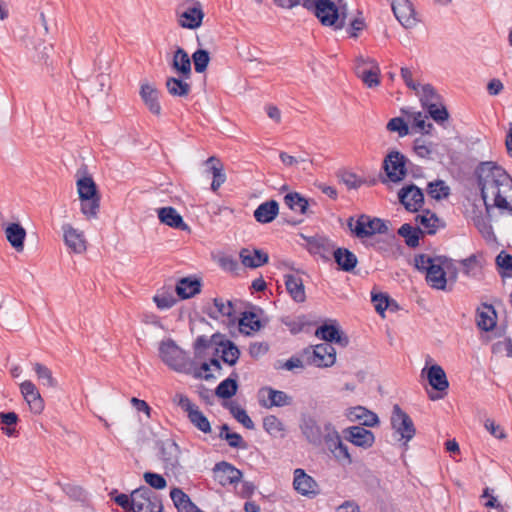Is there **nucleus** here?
Returning <instances> with one entry per match:
<instances>
[{"label":"nucleus","mask_w":512,"mask_h":512,"mask_svg":"<svg viewBox=\"0 0 512 512\" xmlns=\"http://www.w3.org/2000/svg\"><path fill=\"white\" fill-rule=\"evenodd\" d=\"M392 10L396 19L405 28H412L416 25L415 11L409 0H394L392 2Z\"/></svg>","instance_id":"16"},{"label":"nucleus","mask_w":512,"mask_h":512,"mask_svg":"<svg viewBox=\"0 0 512 512\" xmlns=\"http://www.w3.org/2000/svg\"><path fill=\"white\" fill-rule=\"evenodd\" d=\"M239 325L242 329L249 328L251 331H257L261 327L258 316L253 312H244L239 320Z\"/></svg>","instance_id":"60"},{"label":"nucleus","mask_w":512,"mask_h":512,"mask_svg":"<svg viewBox=\"0 0 512 512\" xmlns=\"http://www.w3.org/2000/svg\"><path fill=\"white\" fill-rule=\"evenodd\" d=\"M414 151L421 158H430L432 154V144L423 138H417L414 141Z\"/></svg>","instance_id":"63"},{"label":"nucleus","mask_w":512,"mask_h":512,"mask_svg":"<svg viewBox=\"0 0 512 512\" xmlns=\"http://www.w3.org/2000/svg\"><path fill=\"white\" fill-rule=\"evenodd\" d=\"M238 384L236 380L227 378L223 380L216 388L215 394L219 398L229 399L237 392Z\"/></svg>","instance_id":"49"},{"label":"nucleus","mask_w":512,"mask_h":512,"mask_svg":"<svg viewBox=\"0 0 512 512\" xmlns=\"http://www.w3.org/2000/svg\"><path fill=\"white\" fill-rule=\"evenodd\" d=\"M391 426L395 434L399 436V440H404L405 444L416 434V428L411 417L397 404L393 406Z\"/></svg>","instance_id":"7"},{"label":"nucleus","mask_w":512,"mask_h":512,"mask_svg":"<svg viewBox=\"0 0 512 512\" xmlns=\"http://www.w3.org/2000/svg\"><path fill=\"white\" fill-rule=\"evenodd\" d=\"M264 430L272 437H283L285 434V426L283 422L275 415H268L263 419Z\"/></svg>","instance_id":"45"},{"label":"nucleus","mask_w":512,"mask_h":512,"mask_svg":"<svg viewBox=\"0 0 512 512\" xmlns=\"http://www.w3.org/2000/svg\"><path fill=\"white\" fill-rule=\"evenodd\" d=\"M416 222L420 224L422 235H433L439 228L444 227V222L439 219L435 213L427 210L421 215L416 216Z\"/></svg>","instance_id":"30"},{"label":"nucleus","mask_w":512,"mask_h":512,"mask_svg":"<svg viewBox=\"0 0 512 512\" xmlns=\"http://www.w3.org/2000/svg\"><path fill=\"white\" fill-rule=\"evenodd\" d=\"M20 392L27 402L31 412L34 414H41L44 410V400L36 385L30 380H25L20 384Z\"/></svg>","instance_id":"14"},{"label":"nucleus","mask_w":512,"mask_h":512,"mask_svg":"<svg viewBox=\"0 0 512 512\" xmlns=\"http://www.w3.org/2000/svg\"><path fill=\"white\" fill-rule=\"evenodd\" d=\"M398 234L404 238L406 245L411 248L417 247L420 237L423 236L419 227H413L408 223L403 224L398 229Z\"/></svg>","instance_id":"43"},{"label":"nucleus","mask_w":512,"mask_h":512,"mask_svg":"<svg viewBox=\"0 0 512 512\" xmlns=\"http://www.w3.org/2000/svg\"><path fill=\"white\" fill-rule=\"evenodd\" d=\"M478 185L486 209L491 206L507 209V194L512 190V178L501 167L491 162L482 163L478 171Z\"/></svg>","instance_id":"1"},{"label":"nucleus","mask_w":512,"mask_h":512,"mask_svg":"<svg viewBox=\"0 0 512 512\" xmlns=\"http://www.w3.org/2000/svg\"><path fill=\"white\" fill-rule=\"evenodd\" d=\"M175 291L181 299H188L201 291V283L197 279L182 278L178 281Z\"/></svg>","instance_id":"38"},{"label":"nucleus","mask_w":512,"mask_h":512,"mask_svg":"<svg viewBox=\"0 0 512 512\" xmlns=\"http://www.w3.org/2000/svg\"><path fill=\"white\" fill-rule=\"evenodd\" d=\"M346 434L351 443L363 448L371 447L375 441L374 434L362 426H352L346 430Z\"/></svg>","instance_id":"23"},{"label":"nucleus","mask_w":512,"mask_h":512,"mask_svg":"<svg viewBox=\"0 0 512 512\" xmlns=\"http://www.w3.org/2000/svg\"><path fill=\"white\" fill-rule=\"evenodd\" d=\"M429 384L438 391H444L449 387V382L444 369L440 365H432L427 369Z\"/></svg>","instance_id":"35"},{"label":"nucleus","mask_w":512,"mask_h":512,"mask_svg":"<svg viewBox=\"0 0 512 512\" xmlns=\"http://www.w3.org/2000/svg\"><path fill=\"white\" fill-rule=\"evenodd\" d=\"M402 112L406 113L409 118L413 119L414 126L420 131L430 133L433 125L431 123H426V119L428 118L426 115H423L421 112H409L404 109H402Z\"/></svg>","instance_id":"58"},{"label":"nucleus","mask_w":512,"mask_h":512,"mask_svg":"<svg viewBox=\"0 0 512 512\" xmlns=\"http://www.w3.org/2000/svg\"><path fill=\"white\" fill-rule=\"evenodd\" d=\"M399 200L409 211H418L424 202L422 190L415 185L403 187L399 191Z\"/></svg>","instance_id":"18"},{"label":"nucleus","mask_w":512,"mask_h":512,"mask_svg":"<svg viewBox=\"0 0 512 512\" xmlns=\"http://www.w3.org/2000/svg\"><path fill=\"white\" fill-rule=\"evenodd\" d=\"M427 192L430 197L440 200L448 197L450 188L442 180H436L428 184Z\"/></svg>","instance_id":"52"},{"label":"nucleus","mask_w":512,"mask_h":512,"mask_svg":"<svg viewBox=\"0 0 512 512\" xmlns=\"http://www.w3.org/2000/svg\"><path fill=\"white\" fill-rule=\"evenodd\" d=\"M284 203L294 212L302 215L309 213V201L297 192L286 194L284 196Z\"/></svg>","instance_id":"41"},{"label":"nucleus","mask_w":512,"mask_h":512,"mask_svg":"<svg viewBox=\"0 0 512 512\" xmlns=\"http://www.w3.org/2000/svg\"><path fill=\"white\" fill-rule=\"evenodd\" d=\"M279 214V204L276 200H269L260 204L254 211L257 222L266 224L272 222Z\"/></svg>","instance_id":"29"},{"label":"nucleus","mask_w":512,"mask_h":512,"mask_svg":"<svg viewBox=\"0 0 512 512\" xmlns=\"http://www.w3.org/2000/svg\"><path fill=\"white\" fill-rule=\"evenodd\" d=\"M159 357L165 365L178 373L190 374L192 372V360L172 339L160 342Z\"/></svg>","instance_id":"3"},{"label":"nucleus","mask_w":512,"mask_h":512,"mask_svg":"<svg viewBox=\"0 0 512 512\" xmlns=\"http://www.w3.org/2000/svg\"><path fill=\"white\" fill-rule=\"evenodd\" d=\"M131 510L133 512H162L163 505L156 493L141 486L131 493Z\"/></svg>","instance_id":"5"},{"label":"nucleus","mask_w":512,"mask_h":512,"mask_svg":"<svg viewBox=\"0 0 512 512\" xmlns=\"http://www.w3.org/2000/svg\"><path fill=\"white\" fill-rule=\"evenodd\" d=\"M260 395H267V400H260L262 406L266 408L283 407L292 404V397L284 391L275 390L271 387H265L260 390Z\"/></svg>","instance_id":"20"},{"label":"nucleus","mask_w":512,"mask_h":512,"mask_svg":"<svg viewBox=\"0 0 512 512\" xmlns=\"http://www.w3.org/2000/svg\"><path fill=\"white\" fill-rule=\"evenodd\" d=\"M441 258L442 257H430L426 254L416 255L414 258L415 267L420 272L426 273L430 267H432L436 262H439Z\"/></svg>","instance_id":"59"},{"label":"nucleus","mask_w":512,"mask_h":512,"mask_svg":"<svg viewBox=\"0 0 512 512\" xmlns=\"http://www.w3.org/2000/svg\"><path fill=\"white\" fill-rule=\"evenodd\" d=\"M76 185L79 199H88L89 197L100 196L97 186L91 176H84L78 179Z\"/></svg>","instance_id":"44"},{"label":"nucleus","mask_w":512,"mask_h":512,"mask_svg":"<svg viewBox=\"0 0 512 512\" xmlns=\"http://www.w3.org/2000/svg\"><path fill=\"white\" fill-rule=\"evenodd\" d=\"M207 314L213 319L226 317L231 322H234L236 319L234 304L232 301L223 298H214L213 306L207 309Z\"/></svg>","instance_id":"21"},{"label":"nucleus","mask_w":512,"mask_h":512,"mask_svg":"<svg viewBox=\"0 0 512 512\" xmlns=\"http://www.w3.org/2000/svg\"><path fill=\"white\" fill-rule=\"evenodd\" d=\"M349 417L351 420H358L362 427H373L379 422L378 416L375 413L361 406L353 408L349 413Z\"/></svg>","instance_id":"42"},{"label":"nucleus","mask_w":512,"mask_h":512,"mask_svg":"<svg viewBox=\"0 0 512 512\" xmlns=\"http://www.w3.org/2000/svg\"><path fill=\"white\" fill-rule=\"evenodd\" d=\"M206 164L210 165L209 172L213 176L211 183L212 191L216 192L226 181V174L222 162L215 156H211L206 160Z\"/></svg>","instance_id":"34"},{"label":"nucleus","mask_w":512,"mask_h":512,"mask_svg":"<svg viewBox=\"0 0 512 512\" xmlns=\"http://www.w3.org/2000/svg\"><path fill=\"white\" fill-rule=\"evenodd\" d=\"M315 335L323 340L325 343L336 342L342 345H346L348 340L347 338H343L340 330L336 325L324 324L317 328Z\"/></svg>","instance_id":"40"},{"label":"nucleus","mask_w":512,"mask_h":512,"mask_svg":"<svg viewBox=\"0 0 512 512\" xmlns=\"http://www.w3.org/2000/svg\"><path fill=\"white\" fill-rule=\"evenodd\" d=\"M355 71L368 88L377 87L380 84V68L374 59L358 57Z\"/></svg>","instance_id":"10"},{"label":"nucleus","mask_w":512,"mask_h":512,"mask_svg":"<svg viewBox=\"0 0 512 512\" xmlns=\"http://www.w3.org/2000/svg\"><path fill=\"white\" fill-rule=\"evenodd\" d=\"M485 308L487 309V311L478 312L477 325L480 329L484 331H490L493 330L496 325V321L493 316L495 312L491 305L486 306Z\"/></svg>","instance_id":"48"},{"label":"nucleus","mask_w":512,"mask_h":512,"mask_svg":"<svg viewBox=\"0 0 512 512\" xmlns=\"http://www.w3.org/2000/svg\"><path fill=\"white\" fill-rule=\"evenodd\" d=\"M284 278L287 292L291 298L298 303H303L306 300V293L302 278L297 274H287Z\"/></svg>","instance_id":"26"},{"label":"nucleus","mask_w":512,"mask_h":512,"mask_svg":"<svg viewBox=\"0 0 512 512\" xmlns=\"http://www.w3.org/2000/svg\"><path fill=\"white\" fill-rule=\"evenodd\" d=\"M63 240L69 250L76 254H82L87 250V240L82 230L71 224H63Z\"/></svg>","instance_id":"11"},{"label":"nucleus","mask_w":512,"mask_h":512,"mask_svg":"<svg viewBox=\"0 0 512 512\" xmlns=\"http://www.w3.org/2000/svg\"><path fill=\"white\" fill-rule=\"evenodd\" d=\"M140 96L152 114L156 116L161 114L159 91L154 86L150 84H142L140 89Z\"/></svg>","instance_id":"27"},{"label":"nucleus","mask_w":512,"mask_h":512,"mask_svg":"<svg viewBox=\"0 0 512 512\" xmlns=\"http://www.w3.org/2000/svg\"><path fill=\"white\" fill-rule=\"evenodd\" d=\"M145 482L154 489H164L167 486L166 479L157 473L145 472L143 475Z\"/></svg>","instance_id":"62"},{"label":"nucleus","mask_w":512,"mask_h":512,"mask_svg":"<svg viewBox=\"0 0 512 512\" xmlns=\"http://www.w3.org/2000/svg\"><path fill=\"white\" fill-rule=\"evenodd\" d=\"M178 24L182 28L197 29L204 19L203 6L198 0H182L177 8Z\"/></svg>","instance_id":"4"},{"label":"nucleus","mask_w":512,"mask_h":512,"mask_svg":"<svg viewBox=\"0 0 512 512\" xmlns=\"http://www.w3.org/2000/svg\"><path fill=\"white\" fill-rule=\"evenodd\" d=\"M186 80L183 77H168L166 80L168 93L173 97H187L191 92V84Z\"/></svg>","instance_id":"39"},{"label":"nucleus","mask_w":512,"mask_h":512,"mask_svg":"<svg viewBox=\"0 0 512 512\" xmlns=\"http://www.w3.org/2000/svg\"><path fill=\"white\" fill-rule=\"evenodd\" d=\"M216 353L220 354L222 361L230 366L236 364L240 356L238 347L230 340H221L216 348Z\"/></svg>","instance_id":"36"},{"label":"nucleus","mask_w":512,"mask_h":512,"mask_svg":"<svg viewBox=\"0 0 512 512\" xmlns=\"http://www.w3.org/2000/svg\"><path fill=\"white\" fill-rule=\"evenodd\" d=\"M417 95L424 108H428L431 104H437L442 101L441 96L430 84L420 85L419 94Z\"/></svg>","instance_id":"46"},{"label":"nucleus","mask_w":512,"mask_h":512,"mask_svg":"<svg viewBox=\"0 0 512 512\" xmlns=\"http://www.w3.org/2000/svg\"><path fill=\"white\" fill-rule=\"evenodd\" d=\"M426 109L430 117L439 124L445 122L449 118V113L442 101L437 104H431L430 107Z\"/></svg>","instance_id":"57"},{"label":"nucleus","mask_w":512,"mask_h":512,"mask_svg":"<svg viewBox=\"0 0 512 512\" xmlns=\"http://www.w3.org/2000/svg\"><path fill=\"white\" fill-rule=\"evenodd\" d=\"M425 279L428 285L433 289H446L447 278L444 270V260L442 258L425 273Z\"/></svg>","instance_id":"22"},{"label":"nucleus","mask_w":512,"mask_h":512,"mask_svg":"<svg viewBox=\"0 0 512 512\" xmlns=\"http://www.w3.org/2000/svg\"><path fill=\"white\" fill-rule=\"evenodd\" d=\"M4 232L11 246L18 252L23 251L26 230L19 223H10L5 227Z\"/></svg>","instance_id":"28"},{"label":"nucleus","mask_w":512,"mask_h":512,"mask_svg":"<svg viewBox=\"0 0 512 512\" xmlns=\"http://www.w3.org/2000/svg\"><path fill=\"white\" fill-rule=\"evenodd\" d=\"M34 371L39 380H43L44 385L48 387L54 388L57 386V381L52 375V371L45 365L41 363L34 364Z\"/></svg>","instance_id":"54"},{"label":"nucleus","mask_w":512,"mask_h":512,"mask_svg":"<svg viewBox=\"0 0 512 512\" xmlns=\"http://www.w3.org/2000/svg\"><path fill=\"white\" fill-rule=\"evenodd\" d=\"M325 441L328 445V448L333 453L336 459L340 461H346L347 463H351V457L348 452V447L343 444L338 432L335 428L330 424H325Z\"/></svg>","instance_id":"12"},{"label":"nucleus","mask_w":512,"mask_h":512,"mask_svg":"<svg viewBox=\"0 0 512 512\" xmlns=\"http://www.w3.org/2000/svg\"><path fill=\"white\" fill-rule=\"evenodd\" d=\"M241 262L245 267L258 268L268 263L269 256L261 249L243 248L239 254Z\"/></svg>","instance_id":"25"},{"label":"nucleus","mask_w":512,"mask_h":512,"mask_svg":"<svg viewBox=\"0 0 512 512\" xmlns=\"http://www.w3.org/2000/svg\"><path fill=\"white\" fill-rule=\"evenodd\" d=\"M372 302L374 304V307H375L376 311L379 314L383 315L384 311L389 306V296L387 294H384V293L373 294L372 295Z\"/></svg>","instance_id":"64"},{"label":"nucleus","mask_w":512,"mask_h":512,"mask_svg":"<svg viewBox=\"0 0 512 512\" xmlns=\"http://www.w3.org/2000/svg\"><path fill=\"white\" fill-rule=\"evenodd\" d=\"M406 162V157L399 151L388 153L383 161L387 180L394 183L402 181L407 174Z\"/></svg>","instance_id":"9"},{"label":"nucleus","mask_w":512,"mask_h":512,"mask_svg":"<svg viewBox=\"0 0 512 512\" xmlns=\"http://www.w3.org/2000/svg\"><path fill=\"white\" fill-rule=\"evenodd\" d=\"M387 130L390 132H397L400 137H404L409 133L408 125L400 117L392 118L387 123Z\"/></svg>","instance_id":"61"},{"label":"nucleus","mask_w":512,"mask_h":512,"mask_svg":"<svg viewBox=\"0 0 512 512\" xmlns=\"http://www.w3.org/2000/svg\"><path fill=\"white\" fill-rule=\"evenodd\" d=\"M310 364L317 367H330L335 363L336 351L330 343L316 345L308 357Z\"/></svg>","instance_id":"13"},{"label":"nucleus","mask_w":512,"mask_h":512,"mask_svg":"<svg viewBox=\"0 0 512 512\" xmlns=\"http://www.w3.org/2000/svg\"><path fill=\"white\" fill-rule=\"evenodd\" d=\"M347 226L350 231L357 238H367L376 233L382 234L388 230V227L379 218H371L367 215H361L357 220L353 217H350L347 220Z\"/></svg>","instance_id":"6"},{"label":"nucleus","mask_w":512,"mask_h":512,"mask_svg":"<svg viewBox=\"0 0 512 512\" xmlns=\"http://www.w3.org/2000/svg\"><path fill=\"white\" fill-rule=\"evenodd\" d=\"M293 487L303 496L314 497L319 493L317 482L300 468L294 471Z\"/></svg>","instance_id":"17"},{"label":"nucleus","mask_w":512,"mask_h":512,"mask_svg":"<svg viewBox=\"0 0 512 512\" xmlns=\"http://www.w3.org/2000/svg\"><path fill=\"white\" fill-rule=\"evenodd\" d=\"M178 406L187 414L189 421L201 432L207 434L211 432V425L208 418L202 413L199 407L192 403L190 399L183 395H176Z\"/></svg>","instance_id":"8"},{"label":"nucleus","mask_w":512,"mask_h":512,"mask_svg":"<svg viewBox=\"0 0 512 512\" xmlns=\"http://www.w3.org/2000/svg\"><path fill=\"white\" fill-rule=\"evenodd\" d=\"M496 264L502 278L512 277V255L501 251L496 257Z\"/></svg>","instance_id":"51"},{"label":"nucleus","mask_w":512,"mask_h":512,"mask_svg":"<svg viewBox=\"0 0 512 512\" xmlns=\"http://www.w3.org/2000/svg\"><path fill=\"white\" fill-rule=\"evenodd\" d=\"M229 410L232 416L247 429H254V423L247 412L238 404L230 403Z\"/></svg>","instance_id":"50"},{"label":"nucleus","mask_w":512,"mask_h":512,"mask_svg":"<svg viewBox=\"0 0 512 512\" xmlns=\"http://www.w3.org/2000/svg\"><path fill=\"white\" fill-rule=\"evenodd\" d=\"M81 212L86 219L96 218L100 209V196L80 198Z\"/></svg>","instance_id":"47"},{"label":"nucleus","mask_w":512,"mask_h":512,"mask_svg":"<svg viewBox=\"0 0 512 512\" xmlns=\"http://www.w3.org/2000/svg\"><path fill=\"white\" fill-rule=\"evenodd\" d=\"M333 257L339 268L346 272L352 271L358 263L356 255L346 248L335 249Z\"/></svg>","instance_id":"37"},{"label":"nucleus","mask_w":512,"mask_h":512,"mask_svg":"<svg viewBox=\"0 0 512 512\" xmlns=\"http://www.w3.org/2000/svg\"><path fill=\"white\" fill-rule=\"evenodd\" d=\"M302 5L325 27L341 30L346 26L347 5L344 0H303Z\"/></svg>","instance_id":"2"},{"label":"nucleus","mask_w":512,"mask_h":512,"mask_svg":"<svg viewBox=\"0 0 512 512\" xmlns=\"http://www.w3.org/2000/svg\"><path fill=\"white\" fill-rule=\"evenodd\" d=\"M306 247L309 253L319 255L328 260L335 250L334 243L326 237L314 236L306 239Z\"/></svg>","instance_id":"19"},{"label":"nucleus","mask_w":512,"mask_h":512,"mask_svg":"<svg viewBox=\"0 0 512 512\" xmlns=\"http://www.w3.org/2000/svg\"><path fill=\"white\" fill-rule=\"evenodd\" d=\"M213 475L222 486L238 483L242 478V472L225 461L215 465Z\"/></svg>","instance_id":"15"},{"label":"nucleus","mask_w":512,"mask_h":512,"mask_svg":"<svg viewBox=\"0 0 512 512\" xmlns=\"http://www.w3.org/2000/svg\"><path fill=\"white\" fill-rule=\"evenodd\" d=\"M338 177L340 181L347 186L348 189H358L365 183L364 179L350 171H341L338 174Z\"/></svg>","instance_id":"56"},{"label":"nucleus","mask_w":512,"mask_h":512,"mask_svg":"<svg viewBox=\"0 0 512 512\" xmlns=\"http://www.w3.org/2000/svg\"><path fill=\"white\" fill-rule=\"evenodd\" d=\"M170 497L178 512H203L190 499V497L180 488H173L170 491Z\"/></svg>","instance_id":"33"},{"label":"nucleus","mask_w":512,"mask_h":512,"mask_svg":"<svg viewBox=\"0 0 512 512\" xmlns=\"http://www.w3.org/2000/svg\"><path fill=\"white\" fill-rule=\"evenodd\" d=\"M300 428L306 439L314 445H320L322 440L325 439V428L322 429V427L311 417L304 418Z\"/></svg>","instance_id":"24"},{"label":"nucleus","mask_w":512,"mask_h":512,"mask_svg":"<svg viewBox=\"0 0 512 512\" xmlns=\"http://www.w3.org/2000/svg\"><path fill=\"white\" fill-rule=\"evenodd\" d=\"M173 69L180 74L184 79H190L191 77V59L188 53L183 49L178 47L174 53L173 61H172Z\"/></svg>","instance_id":"32"},{"label":"nucleus","mask_w":512,"mask_h":512,"mask_svg":"<svg viewBox=\"0 0 512 512\" xmlns=\"http://www.w3.org/2000/svg\"><path fill=\"white\" fill-rule=\"evenodd\" d=\"M153 301L156 304L157 308L160 310L170 309L177 302L173 293L169 291L158 292L156 295H154Z\"/></svg>","instance_id":"53"},{"label":"nucleus","mask_w":512,"mask_h":512,"mask_svg":"<svg viewBox=\"0 0 512 512\" xmlns=\"http://www.w3.org/2000/svg\"><path fill=\"white\" fill-rule=\"evenodd\" d=\"M192 60L194 63V68L197 73H203L206 71L208 64L210 62V56L208 51L204 49L196 50L192 54Z\"/></svg>","instance_id":"55"},{"label":"nucleus","mask_w":512,"mask_h":512,"mask_svg":"<svg viewBox=\"0 0 512 512\" xmlns=\"http://www.w3.org/2000/svg\"><path fill=\"white\" fill-rule=\"evenodd\" d=\"M158 218L161 223L172 228L186 230L187 224L183 221L182 216L173 207H162L158 209Z\"/></svg>","instance_id":"31"}]
</instances>
